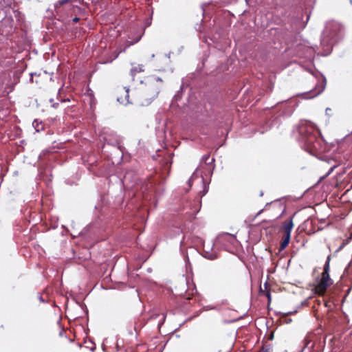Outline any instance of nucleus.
<instances>
[{
	"instance_id": "obj_10",
	"label": "nucleus",
	"mask_w": 352,
	"mask_h": 352,
	"mask_svg": "<svg viewBox=\"0 0 352 352\" xmlns=\"http://www.w3.org/2000/svg\"><path fill=\"white\" fill-rule=\"evenodd\" d=\"M80 20V19L78 17H74L73 19H72V21L74 22V23H77Z\"/></svg>"
},
{
	"instance_id": "obj_12",
	"label": "nucleus",
	"mask_w": 352,
	"mask_h": 352,
	"mask_svg": "<svg viewBox=\"0 0 352 352\" xmlns=\"http://www.w3.org/2000/svg\"><path fill=\"white\" fill-rule=\"evenodd\" d=\"M267 296L268 300H269V301H270V299H271V296H270V293L269 292H267Z\"/></svg>"
},
{
	"instance_id": "obj_14",
	"label": "nucleus",
	"mask_w": 352,
	"mask_h": 352,
	"mask_svg": "<svg viewBox=\"0 0 352 352\" xmlns=\"http://www.w3.org/2000/svg\"><path fill=\"white\" fill-rule=\"evenodd\" d=\"M38 297L41 301L44 302V300L43 299L41 296L38 295Z\"/></svg>"
},
{
	"instance_id": "obj_6",
	"label": "nucleus",
	"mask_w": 352,
	"mask_h": 352,
	"mask_svg": "<svg viewBox=\"0 0 352 352\" xmlns=\"http://www.w3.org/2000/svg\"><path fill=\"white\" fill-rule=\"evenodd\" d=\"M144 66L143 65H135L131 69V74L132 76H135L137 73L142 72L144 71Z\"/></svg>"
},
{
	"instance_id": "obj_1",
	"label": "nucleus",
	"mask_w": 352,
	"mask_h": 352,
	"mask_svg": "<svg viewBox=\"0 0 352 352\" xmlns=\"http://www.w3.org/2000/svg\"><path fill=\"white\" fill-rule=\"evenodd\" d=\"M299 140L305 149L313 155L324 153L326 145L320 136L319 131L311 122L301 123L298 127Z\"/></svg>"
},
{
	"instance_id": "obj_4",
	"label": "nucleus",
	"mask_w": 352,
	"mask_h": 352,
	"mask_svg": "<svg viewBox=\"0 0 352 352\" xmlns=\"http://www.w3.org/2000/svg\"><path fill=\"white\" fill-rule=\"evenodd\" d=\"M294 223L292 221V217L289 219L285 221L280 228L281 232H283V236L280 241L279 251H282L285 249L289 243L290 238H291V232L293 229Z\"/></svg>"
},
{
	"instance_id": "obj_2",
	"label": "nucleus",
	"mask_w": 352,
	"mask_h": 352,
	"mask_svg": "<svg viewBox=\"0 0 352 352\" xmlns=\"http://www.w3.org/2000/svg\"><path fill=\"white\" fill-rule=\"evenodd\" d=\"M146 87L142 91V98L149 104L156 98L160 91L163 80L155 76H149L144 78Z\"/></svg>"
},
{
	"instance_id": "obj_7",
	"label": "nucleus",
	"mask_w": 352,
	"mask_h": 352,
	"mask_svg": "<svg viewBox=\"0 0 352 352\" xmlns=\"http://www.w3.org/2000/svg\"><path fill=\"white\" fill-rule=\"evenodd\" d=\"M304 347L302 349L301 352H311V348L313 347V344H311L310 346H309V344H310V341L308 340V338L306 337L304 340Z\"/></svg>"
},
{
	"instance_id": "obj_13",
	"label": "nucleus",
	"mask_w": 352,
	"mask_h": 352,
	"mask_svg": "<svg viewBox=\"0 0 352 352\" xmlns=\"http://www.w3.org/2000/svg\"><path fill=\"white\" fill-rule=\"evenodd\" d=\"M58 106V103H54V104H52V107L54 108H57Z\"/></svg>"
},
{
	"instance_id": "obj_9",
	"label": "nucleus",
	"mask_w": 352,
	"mask_h": 352,
	"mask_svg": "<svg viewBox=\"0 0 352 352\" xmlns=\"http://www.w3.org/2000/svg\"><path fill=\"white\" fill-rule=\"evenodd\" d=\"M322 90H320V91H318L316 92H314L311 96H309V98H314V96H318V94H320L321 92H322Z\"/></svg>"
},
{
	"instance_id": "obj_11",
	"label": "nucleus",
	"mask_w": 352,
	"mask_h": 352,
	"mask_svg": "<svg viewBox=\"0 0 352 352\" xmlns=\"http://www.w3.org/2000/svg\"><path fill=\"white\" fill-rule=\"evenodd\" d=\"M210 156L208 155H204L203 157V160L206 162V161L209 159Z\"/></svg>"
},
{
	"instance_id": "obj_8",
	"label": "nucleus",
	"mask_w": 352,
	"mask_h": 352,
	"mask_svg": "<svg viewBox=\"0 0 352 352\" xmlns=\"http://www.w3.org/2000/svg\"><path fill=\"white\" fill-rule=\"evenodd\" d=\"M351 240H352V232L350 233L348 238L345 241H343V243H342V245L341 246V248H342L343 246L348 244Z\"/></svg>"
},
{
	"instance_id": "obj_3",
	"label": "nucleus",
	"mask_w": 352,
	"mask_h": 352,
	"mask_svg": "<svg viewBox=\"0 0 352 352\" xmlns=\"http://www.w3.org/2000/svg\"><path fill=\"white\" fill-rule=\"evenodd\" d=\"M330 255L327 256V261L323 267V272L321 274V277L315 285L314 290V292L319 295L323 296L327 292V289L333 284V280L330 278Z\"/></svg>"
},
{
	"instance_id": "obj_5",
	"label": "nucleus",
	"mask_w": 352,
	"mask_h": 352,
	"mask_svg": "<svg viewBox=\"0 0 352 352\" xmlns=\"http://www.w3.org/2000/svg\"><path fill=\"white\" fill-rule=\"evenodd\" d=\"M218 239L219 241H228L231 244H234L236 241L234 235L229 233L221 234L219 236Z\"/></svg>"
}]
</instances>
